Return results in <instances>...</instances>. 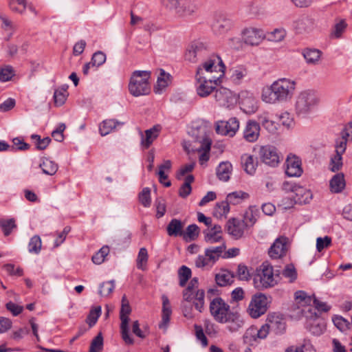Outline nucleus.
Here are the masks:
<instances>
[{
    "label": "nucleus",
    "mask_w": 352,
    "mask_h": 352,
    "mask_svg": "<svg viewBox=\"0 0 352 352\" xmlns=\"http://www.w3.org/2000/svg\"><path fill=\"white\" fill-rule=\"evenodd\" d=\"M295 89V81L286 78H279L263 89L261 98L269 104L285 102L292 98Z\"/></svg>",
    "instance_id": "f257e3e1"
},
{
    "label": "nucleus",
    "mask_w": 352,
    "mask_h": 352,
    "mask_svg": "<svg viewBox=\"0 0 352 352\" xmlns=\"http://www.w3.org/2000/svg\"><path fill=\"white\" fill-rule=\"evenodd\" d=\"M311 296L302 290H298L294 294L295 303L290 307V316L294 319H300L305 317L306 319H314L318 317V314L311 307L313 300Z\"/></svg>",
    "instance_id": "f03ea898"
},
{
    "label": "nucleus",
    "mask_w": 352,
    "mask_h": 352,
    "mask_svg": "<svg viewBox=\"0 0 352 352\" xmlns=\"http://www.w3.org/2000/svg\"><path fill=\"white\" fill-rule=\"evenodd\" d=\"M273 267L267 263H262L256 268L253 275V285L258 290H265L272 288L278 284Z\"/></svg>",
    "instance_id": "7ed1b4c3"
},
{
    "label": "nucleus",
    "mask_w": 352,
    "mask_h": 352,
    "mask_svg": "<svg viewBox=\"0 0 352 352\" xmlns=\"http://www.w3.org/2000/svg\"><path fill=\"white\" fill-rule=\"evenodd\" d=\"M150 78L151 72L148 71L133 72L129 83L130 94L135 97L148 95L151 92Z\"/></svg>",
    "instance_id": "20e7f679"
},
{
    "label": "nucleus",
    "mask_w": 352,
    "mask_h": 352,
    "mask_svg": "<svg viewBox=\"0 0 352 352\" xmlns=\"http://www.w3.org/2000/svg\"><path fill=\"white\" fill-rule=\"evenodd\" d=\"M318 102L319 98L314 91L311 90L303 91L296 97V112L298 115H306L312 111Z\"/></svg>",
    "instance_id": "39448f33"
},
{
    "label": "nucleus",
    "mask_w": 352,
    "mask_h": 352,
    "mask_svg": "<svg viewBox=\"0 0 352 352\" xmlns=\"http://www.w3.org/2000/svg\"><path fill=\"white\" fill-rule=\"evenodd\" d=\"M131 313V308L126 295L122 298L121 308L120 311V333L122 340L126 344H133L134 340L129 333V323L130 321L129 315Z\"/></svg>",
    "instance_id": "423d86ee"
},
{
    "label": "nucleus",
    "mask_w": 352,
    "mask_h": 352,
    "mask_svg": "<svg viewBox=\"0 0 352 352\" xmlns=\"http://www.w3.org/2000/svg\"><path fill=\"white\" fill-rule=\"evenodd\" d=\"M198 287V278L195 277L191 279L188 287L183 291V298L190 300H194V307L199 312H202L204 308L205 293L203 289H196Z\"/></svg>",
    "instance_id": "0eeeda50"
},
{
    "label": "nucleus",
    "mask_w": 352,
    "mask_h": 352,
    "mask_svg": "<svg viewBox=\"0 0 352 352\" xmlns=\"http://www.w3.org/2000/svg\"><path fill=\"white\" fill-rule=\"evenodd\" d=\"M269 301L265 294L257 293L252 296L247 309L248 314L253 318H258L265 314L268 309Z\"/></svg>",
    "instance_id": "6e6552de"
},
{
    "label": "nucleus",
    "mask_w": 352,
    "mask_h": 352,
    "mask_svg": "<svg viewBox=\"0 0 352 352\" xmlns=\"http://www.w3.org/2000/svg\"><path fill=\"white\" fill-rule=\"evenodd\" d=\"M210 311L219 323H226L227 316L232 312L230 307L221 298L216 297L210 303Z\"/></svg>",
    "instance_id": "1a4fd4ad"
},
{
    "label": "nucleus",
    "mask_w": 352,
    "mask_h": 352,
    "mask_svg": "<svg viewBox=\"0 0 352 352\" xmlns=\"http://www.w3.org/2000/svg\"><path fill=\"white\" fill-rule=\"evenodd\" d=\"M258 155L261 161L270 166L275 167L280 163V153L277 148L272 145L261 146Z\"/></svg>",
    "instance_id": "9d476101"
},
{
    "label": "nucleus",
    "mask_w": 352,
    "mask_h": 352,
    "mask_svg": "<svg viewBox=\"0 0 352 352\" xmlns=\"http://www.w3.org/2000/svg\"><path fill=\"white\" fill-rule=\"evenodd\" d=\"M202 69L200 67L197 68L196 78L197 80V94L201 97L208 96L214 89V85H217L216 76L206 80L205 78L201 76Z\"/></svg>",
    "instance_id": "9b49d317"
},
{
    "label": "nucleus",
    "mask_w": 352,
    "mask_h": 352,
    "mask_svg": "<svg viewBox=\"0 0 352 352\" xmlns=\"http://www.w3.org/2000/svg\"><path fill=\"white\" fill-rule=\"evenodd\" d=\"M209 50L208 46L202 42H194L189 47L186 52V59L192 63H196L199 60L204 59L208 56Z\"/></svg>",
    "instance_id": "f8f14e48"
},
{
    "label": "nucleus",
    "mask_w": 352,
    "mask_h": 352,
    "mask_svg": "<svg viewBox=\"0 0 352 352\" xmlns=\"http://www.w3.org/2000/svg\"><path fill=\"white\" fill-rule=\"evenodd\" d=\"M241 109L246 113H254L257 109V100L253 94L248 91H242L239 95Z\"/></svg>",
    "instance_id": "ddd939ff"
},
{
    "label": "nucleus",
    "mask_w": 352,
    "mask_h": 352,
    "mask_svg": "<svg viewBox=\"0 0 352 352\" xmlns=\"http://www.w3.org/2000/svg\"><path fill=\"white\" fill-rule=\"evenodd\" d=\"M239 128V122L236 118H231L228 121H219L216 124V131L223 135L233 137Z\"/></svg>",
    "instance_id": "4468645a"
},
{
    "label": "nucleus",
    "mask_w": 352,
    "mask_h": 352,
    "mask_svg": "<svg viewBox=\"0 0 352 352\" xmlns=\"http://www.w3.org/2000/svg\"><path fill=\"white\" fill-rule=\"evenodd\" d=\"M232 25V21L229 17L220 13L215 15L212 28L215 34L222 35L227 33Z\"/></svg>",
    "instance_id": "2eb2a0df"
},
{
    "label": "nucleus",
    "mask_w": 352,
    "mask_h": 352,
    "mask_svg": "<svg viewBox=\"0 0 352 352\" xmlns=\"http://www.w3.org/2000/svg\"><path fill=\"white\" fill-rule=\"evenodd\" d=\"M201 135L197 138V141L200 143L197 148L199 152L202 151L199 156V162L203 164L209 160V151L210 150L212 140L206 133V129H201Z\"/></svg>",
    "instance_id": "dca6fc26"
},
{
    "label": "nucleus",
    "mask_w": 352,
    "mask_h": 352,
    "mask_svg": "<svg viewBox=\"0 0 352 352\" xmlns=\"http://www.w3.org/2000/svg\"><path fill=\"white\" fill-rule=\"evenodd\" d=\"M199 67L201 68L202 70L205 69L208 72H219V76H216L217 80H219L224 74L225 65L221 58L217 55L211 56Z\"/></svg>",
    "instance_id": "f3484780"
},
{
    "label": "nucleus",
    "mask_w": 352,
    "mask_h": 352,
    "mask_svg": "<svg viewBox=\"0 0 352 352\" xmlns=\"http://www.w3.org/2000/svg\"><path fill=\"white\" fill-rule=\"evenodd\" d=\"M214 98L220 106L226 107H230L236 101V96L232 91L223 87L216 89Z\"/></svg>",
    "instance_id": "a211bd4d"
},
{
    "label": "nucleus",
    "mask_w": 352,
    "mask_h": 352,
    "mask_svg": "<svg viewBox=\"0 0 352 352\" xmlns=\"http://www.w3.org/2000/svg\"><path fill=\"white\" fill-rule=\"evenodd\" d=\"M246 228L245 221L236 218L230 219L226 226L228 233L234 239H241Z\"/></svg>",
    "instance_id": "6ab92c4d"
},
{
    "label": "nucleus",
    "mask_w": 352,
    "mask_h": 352,
    "mask_svg": "<svg viewBox=\"0 0 352 352\" xmlns=\"http://www.w3.org/2000/svg\"><path fill=\"white\" fill-rule=\"evenodd\" d=\"M285 173L289 177H300L302 173L301 160L296 155H288L285 162Z\"/></svg>",
    "instance_id": "aec40b11"
},
{
    "label": "nucleus",
    "mask_w": 352,
    "mask_h": 352,
    "mask_svg": "<svg viewBox=\"0 0 352 352\" xmlns=\"http://www.w3.org/2000/svg\"><path fill=\"white\" fill-rule=\"evenodd\" d=\"M265 38L263 30L256 28H248L243 32L244 42L250 45H258Z\"/></svg>",
    "instance_id": "412c9836"
},
{
    "label": "nucleus",
    "mask_w": 352,
    "mask_h": 352,
    "mask_svg": "<svg viewBox=\"0 0 352 352\" xmlns=\"http://www.w3.org/2000/svg\"><path fill=\"white\" fill-rule=\"evenodd\" d=\"M267 324L270 330L276 334L283 333L286 328L285 319L276 314H269L267 318Z\"/></svg>",
    "instance_id": "4be33fe9"
},
{
    "label": "nucleus",
    "mask_w": 352,
    "mask_h": 352,
    "mask_svg": "<svg viewBox=\"0 0 352 352\" xmlns=\"http://www.w3.org/2000/svg\"><path fill=\"white\" fill-rule=\"evenodd\" d=\"M259 134V124L254 120L248 121L243 130L244 139L249 142H254L258 140Z\"/></svg>",
    "instance_id": "5701e85b"
},
{
    "label": "nucleus",
    "mask_w": 352,
    "mask_h": 352,
    "mask_svg": "<svg viewBox=\"0 0 352 352\" xmlns=\"http://www.w3.org/2000/svg\"><path fill=\"white\" fill-rule=\"evenodd\" d=\"M287 238L279 237L276 239L269 250V255L272 258H279L283 256L287 251Z\"/></svg>",
    "instance_id": "b1692460"
},
{
    "label": "nucleus",
    "mask_w": 352,
    "mask_h": 352,
    "mask_svg": "<svg viewBox=\"0 0 352 352\" xmlns=\"http://www.w3.org/2000/svg\"><path fill=\"white\" fill-rule=\"evenodd\" d=\"M160 131V126L155 125L146 130L144 135L140 131L141 146L145 149L148 148L154 140L158 137Z\"/></svg>",
    "instance_id": "393cba45"
},
{
    "label": "nucleus",
    "mask_w": 352,
    "mask_h": 352,
    "mask_svg": "<svg viewBox=\"0 0 352 352\" xmlns=\"http://www.w3.org/2000/svg\"><path fill=\"white\" fill-rule=\"evenodd\" d=\"M16 30V25L8 17L1 16V36L8 41Z\"/></svg>",
    "instance_id": "a878e982"
},
{
    "label": "nucleus",
    "mask_w": 352,
    "mask_h": 352,
    "mask_svg": "<svg viewBox=\"0 0 352 352\" xmlns=\"http://www.w3.org/2000/svg\"><path fill=\"white\" fill-rule=\"evenodd\" d=\"M227 329L230 332L239 331L243 325L244 322L240 314L236 311H232L226 318Z\"/></svg>",
    "instance_id": "bb28decb"
},
{
    "label": "nucleus",
    "mask_w": 352,
    "mask_h": 352,
    "mask_svg": "<svg viewBox=\"0 0 352 352\" xmlns=\"http://www.w3.org/2000/svg\"><path fill=\"white\" fill-rule=\"evenodd\" d=\"M314 28V21L307 16L300 18L293 23V28L297 34L309 32Z\"/></svg>",
    "instance_id": "cd10ccee"
},
{
    "label": "nucleus",
    "mask_w": 352,
    "mask_h": 352,
    "mask_svg": "<svg viewBox=\"0 0 352 352\" xmlns=\"http://www.w3.org/2000/svg\"><path fill=\"white\" fill-rule=\"evenodd\" d=\"M205 241L208 243H214L223 240L221 236L222 228L220 225L215 224L210 229L204 231Z\"/></svg>",
    "instance_id": "c85d7f7f"
},
{
    "label": "nucleus",
    "mask_w": 352,
    "mask_h": 352,
    "mask_svg": "<svg viewBox=\"0 0 352 352\" xmlns=\"http://www.w3.org/2000/svg\"><path fill=\"white\" fill-rule=\"evenodd\" d=\"M345 186L344 175L342 173L334 175L329 181L330 190L333 193L341 192L345 188Z\"/></svg>",
    "instance_id": "c756f323"
},
{
    "label": "nucleus",
    "mask_w": 352,
    "mask_h": 352,
    "mask_svg": "<svg viewBox=\"0 0 352 352\" xmlns=\"http://www.w3.org/2000/svg\"><path fill=\"white\" fill-rule=\"evenodd\" d=\"M162 322L159 324L160 328H166L168 325L170 317L172 314V309L170 301L168 297L163 295L162 297Z\"/></svg>",
    "instance_id": "7c9ffc66"
},
{
    "label": "nucleus",
    "mask_w": 352,
    "mask_h": 352,
    "mask_svg": "<svg viewBox=\"0 0 352 352\" xmlns=\"http://www.w3.org/2000/svg\"><path fill=\"white\" fill-rule=\"evenodd\" d=\"M232 170V166L229 162H221L217 168L216 174L217 178L223 182H228L230 179Z\"/></svg>",
    "instance_id": "2f4dec72"
},
{
    "label": "nucleus",
    "mask_w": 352,
    "mask_h": 352,
    "mask_svg": "<svg viewBox=\"0 0 352 352\" xmlns=\"http://www.w3.org/2000/svg\"><path fill=\"white\" fill-rule=\"evenodd\" d=\"M184 226V223L181 220L173 219L167 226V234L170 236H182Z\"/></svg>",
    "instance_id": "473e14b6"
},
{
    "label": "nucleus",
    "mask_w": 352,
    "mask_h": 352,
    "mask_svg": "<svg viewBox=\"0 0 352 352\" xmlns=\"http://www.w3.org/2000/svg\"><path fill=\"white\" fill-rule=\"evenodd\" d=\"M241 164L244 168V170L249 175H253L258 165L256 160L254 157L249 154H243L241 156Z\"/></svg>",
    "instance_id": "72a5a7b5"
},
{
    "label": "nucleus",
    "mask_w": 352,
    "mask_h": 352,
    "mask_svg": "<svg viewBox=\"0 0 352 352\" xmlns=\"http://www.w3.org/2000/svg\"><path fill=\"white\" fill-rule=\"evenodd\" d=\"M294 193L295 194V197H294V202L299 204L308 203L312 197L310 190L298 185Z\"/></svg>",
    "instance_id": "f704fd0d"
},
{
    "label": "nucleus",
    "mask_w": 352,
    "mask_h": 352,
    "mask_svg": "<svg viewBox=\"0 0 352 352\" xmlns=\"http://www.w3.org/2000/svg\"><path fill=\"white\" fill-rule=\"evenodd\" d=\"M196 10L197 7L195 5L190 1H184L181 3L179 2L175 13L179 16H185L191 15Z\"/></svg>",
    "instance_id": "c9c22d12"
},
{
    "label": "nucleus",
    "mask_w": 352,
    "mask_h": 352,
    "mask_svg": "<svg viewBox=\"0 0 352 352\" xmlns=\"http://www.w3.org/2000/svg\"><path fill=\"white\" fill-rule=\"evenodd\" d=\"M159 76L157 77V84L154 87L155 94H161L162 91L168 86L170 81V75L165 72L162 69L160 70Z\"/></svg>",
    "instance_id": "e433bc0d"
},
{
    "label": "nucleus",
    "mask_w": 352,
    "mask_h": 352,
    "mask_svg": "<svg viewBox=\"0 0 352 352\" xmlns=\"http://www.w3.org/2000/svg\"><path fill=\"white\" fill-rule=\"evenodd\" d=\"M234 274L228 270H222L215 276V280L218 285L224 287L230 285L234 280Z\"/></svg>",
    "instance_id": "4c0bfd02"
},
{
    "label": "nucleus",
    "mask_w": 352,
    "mask_h": 352,
    "mask_svg": "<svg viewBox=\"0 0 352 352\" xmlns=\"http://www.w3.org/2000/svg\"><path fill=\"white\" fill-rule=\"evenodd\" d=\"M122 122H120L115 120H106L100 124V133L102 136H104L110 133L113 129H116L117 125H122Z\"/></svg>",
    "instance_id": "58836bf2"
},
{
    "label": "nucleus",
    "mask_w": 352,
    "mask_h": 352,
    "mask_svg": "<svg viewBox=\"0 0 352 352\" xmlns=\"http://www.w3.org/2000/svg\"><path fill=\"white\" fill-rule=\"evenodd\" d=\"M302 55L308 64H317L320 60L321 52L316 49H305Z\"/></svg>",
    "instance_id": "ea45409f"
},
{
    "label": "nucleus",
    "mask_w": 352,
    "mask_h": 352,
    "mask_svg": "<svg viewBox=\"0 0 352 352\" xmlns=\"http://www.w3.org/2000/svg\"><path fill=\"white\" fill-rule=\"evenodd\" d=\"M229 205L230 204L226 200L217 203L213 210V215L218 219L226 216L230 211Z\"/></svg>",
    "instance_id": "a19ab883"
},
{
    "label": "nucleus",
    "mask_w": 352,
    "mask_h": 352,
    "mask_svg": "<svg viewBox=\"0 0 352 352\" xmlns=\"http://www.w3.org/2000/svg\"><path fill=\"white\" fill-rule=\"evenodd\" d=\"M194 181V177L192 175H188L185 178L184 183L182 185L179 190V195L182 198H186L191 192V184Z\"/></svg>",
    "instance_id": "79ce46f5"
},
{
    "label": "nucleus",
    "mask_w": 352,
    "mask_h": 352,
    "mask_svg": "<svg viewBox=\"0 0 352 352\" xmlns=\"http://www.w3.org/2000/svg\"><path fill=\"white\" fill-rule=\"evenodd\" d=\"M40 167L43 173L48 175H54L58 170V165L49 159H45L40 164Z\"/></svg>",
    "instance_id": "37998d69"
},
{
    "label": "nucleus",
    "mask_w": 352,
    "mask_h": 352,
    "mask_svg": "<svg viewBox=\"0 0 352 352\" xmlns=\"http://www.w3.org/2000/svg\"><path fill=\"white\" fill-rule=\"evenodd\" d=\"M318 316L314 319H307L309 322L307 324V328L309 331L314 334V335H320L322 333L324 329V325L322 322H319L316 321V319H318Z\"/></svg>",
    "instance_id": "c03bdc74"
},
{
    "label": "nucleus",
    "mask_w": 352,
    "mask_h": 352,
    "mask_svg": "<svg viewBox=\"0 0 352 352\" xmlns=\"http://www.w3.org/2000/svg\"><path fill=\"white\" fill-rule=\"evenodd\" d=\"M16 228L17 226L14 219H1V231L4 236H9Z\"/></svg>",
    "instance_id": "a18cd8bd"
},
{
    "label": "nucleus",
    "mask_w": 352,
    "mask_h": 352,
    "mask_svg": "<svg viewBox=\"0 0 352 352\" xmlns=\"http://www.w3.org/2000/svg\"><path fill=\"white\" fill-rule=\"evenodd\" d=\"M199 228L196 224L189 225L185 232H183L182 236L186 241L195 240L199 235Z\"/></svg>",
    "instance_id": "49530a36"
},
{
    "label": "nucleus",
    "mask_w": 352,
    "mask_h": 352,
    "mask_svg": "<svg viewBox=\"0 0 352 352\" xmlns=\"http://www.w3.org/2000/svg\"><path fill=\"white\" fill-rule=\"evenodd\" d=\"M28 3L26 0H10L9 3L10 8L14 12L23 14L27 8Z\"/></svg>",
    "instance_id": "de8ad7c7"
},
{
    "label": "nucleus",
    "mask_w": 352,
    "mask_h": 352,
    "mask_svg": "<svg viewBox=\"0 0 352 352\" xmlns=\"http://www.w3.org/2000/svg\"><path fill=\"white\" fill-rule=\"evenodd\" d=\"M109 253V248L107 245L102 247L91 258L94 263L100 265L104 261L105 257Z\"/></svg>",
    "instance_id": "09e8293b"
},
{
    "label": "nucleus",
    "mask_w": 352,
    "mask_h": 352,
    "mask_svg": "<svg viewBox=\"0 0 352 352\" xmlns=\"http://www.w3.org/2000/svg\"><path fill=\"white\" fill-rule=\"evenodd\" d=\"M68 96L67 88L61 87L56 89L54 94V103L56 106L63 105Z\"/></svg>",
    "instance_id": "8fccbe9b"
},
{
    "label": "nucleus",
    "mask_w": 352,
    "mask_h": 352,
    "mask_svg": "<svg viewBox=\"0 0 352 352\" xmlns=\"http://www.w3.org/2000/svg\"><path fill=\"white\" fill-rule=\"evenodd\" d=\"M101 314V307L98 306L91 309L87 317L86 322L89 327H92L96 323L98 318Z\"/></svg>",
    "instance_id": "3c124183"
},
{
    "label": "nucleus",
    "mask_w": 352,
    "mask_h": 352,
    "mask_svg": "<svg viewBox=\"0 0 352 352\" xmlns=\"http://www.w3.org/2000/svg\"><path fill=\"white\" fill-rule=\"evenodd\" d=\"M103 349V338L99 333L91 341L89 352H101Z\"/></svg>",
    "instance_id": "603ef678"
},
{
    "label": "nucleus",
    "mask_w": 352,
    "mask_h": 352,
    "mask_svg": "<svg viewBox=\"0 0 352 352\" xmlns=\"http://www.w3.org/2000/svg\"><path fill=\"white\" fill-rule=\"evenodd\" d=\"M192 305H194V300H184L182 302V310L184 317L191 319L194 317L192 314Z\"/></svg>",
    "instance_id": "864d4df0"
},
{
    "label": "nucleus",
    "mask_w": 352,
    "mask_h": 352,
    "mask_svg": "<svg viewBox=\"0 0 352 352\" xmlns=\"http://www.w3.org/2000/svg\"><path fill=\"white\" fill-rule=\"evenodd\" d=\"M179 285L184 287L191 276V270L185 265H182L179 271Z\"/></svg>",
    "instance_id": "5fc2aeb1"
},
{
    "label": "nucleus",
    "mask_w": 352,
    "mask_h": 352,
    "mask_svg": "<svg viewBox=\"0 0 352 352\" xmlns=\"http://www.w3.org/2000/svg\"><path fill=\"white\" fill-rule=\"evenodd\" d=\"M248 194L242 191L234 192L228 195L226 201L231 204H238L240 201L246 198Z\"/></svg>",
    "instance_id": "6e6d98bb"
},
{
    "label": "nucleus",
    "mask_w": 352,
    "mask_h": 352,
    "mask_svg": "<svg viewBox=\"0 0 352 352\" xmlns=\"http://www.w3.org/2000/svg\"><path fill=\"white\" fill-rule=\"evenodd\" d=\"M148 261V252L145 248H140L137 258V267L142 270H145V265Z\"/></svg>",
    "instance_id": "4d7b16f0"
},
{
    "label": "nucleus",
    "mask_w": 352,
    "mask_h": 352,
    "mask_svg": "<svg viewBox=\"0 0 352 352\" xmlns=\"http://www.w3.org/2000/svg\"><path fill=\"white\" fill-rule=\"evenodd\" d=\"M29 252L38 254L41 248V239L39 236L35 235L30 239L28 244Z\"/></svg>",
    "instance_id": "13d9d810"
},
{
    "label": "nucleus",
    "mask_w": 352,
    "mask_h": 352,
    "mask_svg": "<svg viewBox=\"0 0 352 352\" xmlns=\"http://www.w3.org/2000/svg\"><path fill=\"white\" fill-rule=\"evenodd\" d=\"M342 166V157L340 154H336L331 157L329 169L332 172H336L341 169Z\"/></svg>",
    "instance_id": "bf43d9fd"
},
{
    "label": "nucleus",
    "mask_w": 352,
    "mask_h": 352,
    "mask_svg": "<svg viewBox=\"0 0 352 352\" xmlns=\"http://www.w3.org/2000/svg\"><path fill=\"white\" fill-rule=\"evenodd\" d=\"M114 288V280L104 282L100 285L99 294L102 296H107L112 293Z\"/></svg>",
    "instance_id": "052dcab7"
},
{
    "label": "nucleus",
    "mask_w": 352,
    "mask_h": 352,
    "mask_svg": "<svg viewBox=\"0 0 352 352\" xmlns=\"http://www.w3.org/2000/svg\"><path fill=\"white\" fill-rule=\"evenodd\" d=\"M333 322L335 326L341 331H344L349 329V322L340 316H334Z\"/></svg>",
    "instance_id": "680f3d73"
},
{
    "label": "nucleus",
    "mask_w": 352,
    "mask_h": 352,
    "mask_svg": "<svg viewBox=\"0 0 352 352\" xmlns=\"http://www.w3.org/2000/svg\"><path fill=\"white\" fill-rule=\"evenodd\" d=\"M257 339L256 328L255 327H250L248 329L243 335L244 342L250 345H252L253 342L256 341Z\"/></svg>",
    "instance_id": "e2e57ef3"
},
{
    "label": "nucleus",
    "mask_w": 352,
    "mask_h": 352,
    "mask_svg": "<svg viewBox=\"0 0 352 352\" xmlns=\"http://www.w3.org/2000/svg\"><path fill=\"white\" fill-rule=\"evenodd\" d=\"M31 138L36 140L35 144L38 150L45 149L51 142L50 138L47 137L41 139L40 135L36 134L32 135Z\"/></svg>",
    "instance_id": "0e129e2a"
},
{
    "label": "nucleus",
    "mask_w": 352,
    "mask_h": 352,
    "mask_svg": "<svg viewBox=\"0 0 352 352\" xmlns=\"http://www.w3.org/2000/svg\"><path fill=\"white\" fill-rule=\"evenodd\" d=\"M14 75L15 72L12 66L5 65L1 67V82L11 80Z\"/></svg>",
    "instance_id": "69168bd1"
},
{
    "label": "nucleus",
    "mask_w": 352,
    "mask_h": 352,
    "mask_svg": "<svg viewBox=\"0 0 352 352\" xmlns=\"http://www.w3.org/2000/svg\"><path fill=\"white\" fill-rule=\"evenodd\" d=\"M106 60V55L101 51L95 52L91 58V63L92 67H99Z\"/></svg>",
    "instance_id": "338daca9"
},
{
    "label": "nucleus",
    "mask_w": 352,
    "mask_h": 352,
    "mask_svg": "<svg viewBox=\"0 0 352 352\" xmlns=\"http://www.w3.org/2000/svg\"><path fill=\"white\" fill-rule=\"evenodd\" d=\"M283 275L285 278H289V282L294 281L297 278V273L294 266L292 264L287 265L283 270Z\"/></svg>",
    "instance_id": "774afa93"
}]
</instances>
